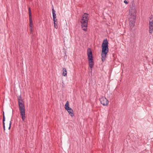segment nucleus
<instances>
[{"instance_id":"3","label":"nucleus","mask_w":153,"mask_h":153,"mask_svg":"<svg viewBox=\"0 0 153 153\" xmlns=\"http://www.w3.org/2000/svg\"><path fill=\"white\" fill-rule=\"evenodd\" d=\"M18 104L19 110L21 116L23 121H24L26 118L25 109L24 103L21 97H18Z\"/></svg>"},{"instance_id":"15","label":"nucleus","mask_w":153,"mask_h":153,"mask_svg":"<svg viewBox=\"0 0 153 153\" xmlns=\"http://www.w3.org/2000/svg\"><path fill=\"white\" fill-rule=\"evenodd\" d=\"M28 10H29V17H32L31 11L30 8V7H29Z\"/></svg>"},{"instance_id":"7","label":"nucleus","mask_w":153,"mask_h":153,"mask_svg":"<svg viewBox=\"0 0 153 153\" xmlns=\"http://www.w3.org/2000/svg\"><path fill=\"white\" fill-rule=\"evenodd\" d=\"M52 12L53 14V20L54 22V25L55 28L57 29V21L56 19V14L55 13V11L54 10L53 8L52 9Z\"/></svg>"},{"instance_id":"6","label":"nucleus","mask_w":153,"mask_h":153,"mask_svg":"<svg viewBox=\"0 0 153 153\" xmlns=\"http://www.w3.org/2000/svg\"><path fill=\"white\" fill-rule=\"evenodd\" d=\"M69 103L68 101H67L65 105V108L66 110L68 112L69 115L72 117H73L74 113L72 109L69 106Z\"/></svg>"},{"instance_id":"2","label":"nucleus","mask_w":153,"mask_h":153,"mask_svg":"<svg viewBox=\"0 0 153 153\" xmlns=\"http://www.w3.org/2000/svg\"><path fill=\"white\" fill-rule=\"evenodd\" d=\"M108 42L107 39L103 40L102 44V61H104L106 57V55L108 52Z\"/></svg>"},{"instance_id":"1","label":"nucleus","mask_w":153,"mask_h":153,"mask_svg":"<svg viewBox=\"0 0 153 153\" xmlns=\"http://www.w3.org/2000/svg\"><path fill=\"white\" fill-rule=\"evenodd\" d=\"M136 10L134 4H132V6L130 7L129 13V25L131 28H132L135 25L136 19Z\"/></svg>"},{"instance_id":"14","label":"nucleus","mask_w":153,"mask_h":153,"mask_svg":"<svg viewBox=\"0 0 153 153\" xmlns=\"http://www.w3.org/2000/svg\"><path fill=\"white\" fill-rule=\"evenodd\" d=\"M11 125V121H9V122L8 123V124L7 125V127H8L9 130H10V129Z\"/></svg>"},{"instance_id":"12","label":"nucleus","mask_w":153,"mask_h":153,"mask_svg":"<svg viewBox=\"0 0 153 153\" xmlns=\"http://www.w3.org/2000/svg\"><path fill=\"white\" fill-rule=\"evenodd\" d=\"M5 120V118L4 115V112H3V128H4V130H5V125H4Z\"/></svg>"},{"instance_id":"10","label":"nucleus","mask_w":153,"mask_h":153,"mask_svg":"<svg viewBox=\"0 0 153 153\" xmlns=\"http://www.w3.org/2000/svg\"><path fill=\"white\" fill-rule=\"evenodd\" d=\"M29 26L31 28L30 30L32 32V28L33 27V21L32 19V17H29Z\"/></svg>"},{"instance_id":"13","label":"nucleus","mask_w":153,"mask_h":153,"mask_svg":"<svg viewBox=\"0 0 153 153\" xmlns=\"http://www.w3.org/2000/svg\"><path fill=\"white\" fill-rule=\"evenodd\" d=\"M149 31L150 33H152L153 31V27L149 26Z\"/></svg>"},{"instance_id":"9","label":"nucleus","mask_w":153,"mask_h":153,"mask_svg":"<svg viewBox=\"0 0 153 153\" xmlns=\"http://www.w3.org/2000/svg\"><path fill=\"white\" fill-rule=\"evenodd\" d=\"M149 26L153 27V16H151L149 17Z\"/></svg>"},{"instance_id":"4","label":"nucleus","mask_w":153,"mask_h":153,"mask_svg":"<svg viewBox=\"0 0 153 153\" xmlns=\"http://www.w3.org/2000/svg\"><path fill=\"white\" fill-rule=\"evenodd\" d=\"M88 20V14L86 13H84L82 15V18L80 22L82 29L85 31L87 30Z\"/></svg>"},{"instance_id":"5","label":"nucleus","mask_w":153,"mask_h":153,"mask_svg":"<svg viewBox=\"0 0 153 153\" xmlns=\"http://www.w3.org/2000/svg\"><path fill=\"white\" fill-rule=\"evenodd\" d=\"M87 55L88 56L89 65L91 69V72L92 71V68L94 65L92 53L91 49L88 48L87 50Z\"/></svg>"},{"instance_id":"8","label":"nucleus","mask_w":153,"mask_h":153,"mask_svg":"<svg viewBox=\"0 0 153 153\" xmlns=\"http://www.w3.org/2000/svg\"><path fill=\"white\" fill-rule=\"evenodd\" d=\"M100 100L101 103L103 105H107L108 103V101L104 97H102L100 98Z\"/></svg>"},{"instance_id":"16","label":"nucleus","mask_w":153,"mask_h":153,"mask_svg":"<svg viewBox=\"0 0 153 153\" xmlns=\"http://www.w3.org/2000/svg\"><path fill=\"white\" fill-rule=\"evenodd\" d=\"M124 2L126 4H128V1H127L126 0H125L124 1Z\"/></svg>"},{"instance_id":"11","label":"nucleus","mask_w":153,"mask_h":153,"mask_svg":"<svg viewBox=\"0 0 153 153\" xmlns=\"http://www.w3.org/2000/svg\"><path fill=\"white\" fill-rule=\"evenodd\" d=\"M67 71L66 69L65 68H63V73H62L63 76H66L67 75Z\"/></svg>"}]
</instances>
